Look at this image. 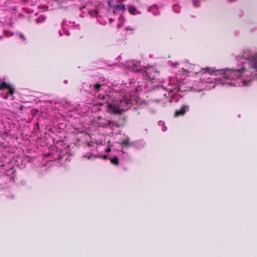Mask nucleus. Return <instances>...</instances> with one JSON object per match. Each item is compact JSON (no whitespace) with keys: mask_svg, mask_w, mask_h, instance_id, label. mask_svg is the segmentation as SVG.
Wrapping results in <instances>:
<instances>
[{"mask_svg":"<svg viewBox=\"0 0 257 257\" xmlns=\"http://www.w3.org/2000/svg\"><path fill=\"white\" fill-rule=\"evenodd\" d=\"M244 72L243 69L237 70L228 69L224 70L223 77L228 79L236 80L240 78Z\"/></svg>","mask_w":257,"mask_h":257,"instance_id":"f257e3e1","label":"nucleus"},{"mask_svg":"<svg viewBox=\"0 0 257 257\" xmlns=\"http://www.w3.org/2000/svg\"><path fill=\"white\" fill-rule=\"evenodd\" d=\"M144 72L150 81L153 83L159 80L160 72L154 67H148L145 69Z\"/></svg>","mask_w":257,"mask_h":257,"instance_id":"f03ea898","label":"nucleus"},{"mask_svg":"<svg viewBox=\"0 0 257 257\" xmlns=\"http://www.w3.org/2000/svg\"><path fill=\"white\" fill-rule=\"evenodd\" d=\"M119 105L121 108H123V112L127 110V108L131 105V100L127 97H123L117 101Z\"/></svg>","mask_w":257,"mask_h":257,"instance_id":"7ed1b4c3","label":"nucleus"},{"mask_svg":"<svg viewBox=\"0 0 257 257\" xmlns=\"http://www.w3.org/2000/svg\"><path fill=\"white\" fill-rule=\"evenodd\" d=\"M108 106L113 114H121L123 112V108L120 107L117 102L115 103L109 104Z\"/></svg>","mask_w":257,"mask_h":257,"instance_id":"20e7f679","label":"nucleus"},{"mask_svg":"<svg viewBox=\"0 0 257 257\" xmlns=\"http://www.w3.org/2000/svg\"><path fill=\"white\" fill-rule=\"evenodd\" d=\"M189 110V106L187 104H183L179 109L176 110L174 113V116L179 117L183 116Z\"/></svg>","mask_w":257,"mask_h":257,"instance_id":"39448f33","label":"nucleus"},{"mask_svg":"<svg viewBox=\"0 0 257 257\" xmlns=\"http://www.w3.org/2000/svg\"><path fill=\"white\" fill-rule=\"evenodd\" d=\"M113 8V13L115 15L118 14L119 12L124 13L126 10L125 6L123 4L110 6Z\"/></svg>","mask_w":257,"mask_h":257,"instance_id":"423d86ee","label":"nucleus"},{"mask_svg":"<svg viewBox=\"0 0 257 257\" xmlns=\"http://www.w3.org/2000/svg\"><path fill=\"white\" fill-rule=\"evenodd\" d=\"M46 16L41 15L36 20V21L37 24L41 23L44 22L46 20Z\"/></svg>","mask_w":257,"mask_h":257,"instance_id":"0eeeda50","label":"nucleus"},{"mask_svg":"<svg viewBox=\"0 0 257 257\" xmlns=\"http://www.w3.org/2000/svg\"><path fill=\"white\" fill-rule=\"evenodd\" d=\"M110 162L112 164L115 166H117L119 164L118 159L117 157H114V158L110 159Z\"/></svg>","mask_w":257,"mask_h":257,"instance_id":"6e6552de","label":"nucleus"},{"mask_svg":"<svg viewBox=\"0 0 257 257\" xmlns=\"http://www.w3.org/2000/svg\"><path fill=\"white\" fill-rule=\"evenodd\" d=\"M128 12L132 15H135L136 14L137 9L134 6H130L128 9Z\"/></svg>","mask_w":257,"mask_h":257,"instance_id":"1a4fd4ad","label":"nucleus"},{"mask_svg":"<svg viewBox=\"0 0 257 257\" xmlns=\"http://www.w3.org/2000/svg\"><path fill=\"white\" fill-rule=\"evenodd\" d=\"M252 67L255 68L257 71V57L254 58L252 60Z\"/></svg>","mask_w":257,"mask_h":257,"instance_id":"9d476101","label":"nucleus"},{"mask_svg":"<svg viewBox=\"0 0 257 257\" xmlns=\"http://www.w3.org/2000/svg\"><path fill=\"white\" fill-rule=\"evenodd\" d=\"M122 145H124V146H130L131 145V143L130 142V141L127 140H123L122 143H121Z\"/></svg>","mask_w":257,"mask_h":257,"instance_id":"9b49d317","label":"nucleus"},{"mask_svg":"<svg viewBox=\"0 0 257 257\" xmlns=\"http://www.w3.org/2000/svg\"><path fill=\"white\" fill-rule=\"evenodd\" d=\"M7 89L8 90L9 93L11 95H13L14 93V89L10 85L9 86V88H8Z\"/></svg>","mask_w":257,"mask_h":257,"instance_id":"f8f14e48","label":"nucleus"},{"mask_svg":"<svg viewBox=\"0 0 257 257\" xmlns=\"http://www.w3.org/2000/svg\"><path fill=\"white\" fill-rule=\"evenodd\" d=\"M101 86V84H99V83H96V84H94V85L93 87H94V88L96 90L98 91V90H99V89H100V88Z\"/></svg>","mask_w":257,"mask_h":257,"instance_id":"ddd939ff","label":"nucleus"},{"mask_svg":"<svg viewBox=\"0 0 257 257\" xmlns=\"http://www.w3.org/2000/svg\"><path fill=\"white\" fill-rule=\"evenodd\" d=\"M20 37H21V38H22L23 39H24V40H25V39H25V36H24L23 34H21L20 35Z\"/></svg>","mask_w":257,"mask_h":257,"instance_id":"4468645a","label":"nucleus"},{"mask_svg":"<svg viewBox=\"0 0 257 257\" xmlns=\"http://www.w3.org/2000/svg\"><path fill=\"white\" fill-rule=\"evenodd\" d=\"M110 151V149L109 148H108L106 150V152H109Z\"/></svg>","mask_w":257,"mask_h":257,"instance_id":"2eb2a0df","label":"nucleus"},{"mask_svg":"<svg viewBox=\"0 0 257 257\" xmlns=\"http://www.w3.org/2000/svg\"><path fill=\"white\" fill-rule=\"evenodd\" d=\"M24 2H28L29 0H23Z\"/></svg>","mask_w":257,"mask_h":257,"instance_id":"dca6fc26","label":"nucleus"},{"mask_svg":"<svg viewBox=\"0 0 257 257\" xmlns=\"http://www.w3.org/2000/svg\"><path fill=\"white\" fill-rule=\"evenodd\" d=\"M107 156H105L104 157V158L105 159L107 158Z\"/></svg>","mask_w":257,"mask_h":257,"instance_id":"f3484780","label":"nucleus"},{"mask_svg":"<svg viewBox=\"0 0 257 257\" xmlns=\"http://www.w3.org/2000/svg\"><path fill=\"white\" fill-rule=\"evenodd\" d=\"M3 38L2 36H0V40H1Z\"/></svg>","mask_w":257,"mask_h":257,"instance_id":"a211bd4d","label":"nucleus"},{"mask_svg":"<svg viewBox=\"0 0 257 257\" xmlns=\"http://www.w3.org/2000/svg\"><path fill=\"white\" fill-rule=\"evenodd\" d=\"M110 21H112V20L111 19H110Z\"/></svg>","mask_w":257,"mask_h":257,"instance_id":"6ab92c4d","label":"nucleus"}]
</instances>
